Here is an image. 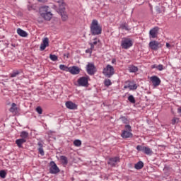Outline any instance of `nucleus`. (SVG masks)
<instances>
[{
	"instance_id": "1",
	"label": "nucleus",
	"mask_w": 181,
	"mask_h": 181,
	"mask_svg": "<svg viewBox=\"0 0 181 181\" xmlns=\"http://www.w3.org/2000/svg\"><path fill=\"white\" fill-rule=\"evenodd\" d=\"M90 33L93 36H97L98 35H101L103 32V28L101 25L98 24V21L93 20L90 26Z\"/></svg>"
},
{
	"instance_id": "2",
	"label": "nucleus",
	"mask_w": 181,
	"mask_h": 181,
	"mask_svg": "<svg viewBox=\"0 0 181 181\" xmlns=\"http://www.w3.org/2000/svg\"><path fill=\"white\" fill-rule=\"evenodd\" d=\"M103 73L105 77L110 78L112 76H114V67L110 64L107 65L106 67L103 69Z\"/></svg>"
},
{
	"instance_id": "3",
	"label": "nucleus",
	"mask_w": 181,
	"mask_h": 181,
	"mask_svg": "<svg viewBox=\"0 0 181 181\" xmlns=\"http://www.w3.org/2000/svg\"><path fill=\"white\" fill-rule=\"evenodd\" d=\"M50 168H49V173L52 175H57V173H59L60 172V169H59V167H57V165H56V163L54 161H51L49 163Z\"/></svg>"
},
{
	"instance_id": "4",
	"label": "nucleus",
	"mask_w": 181,
	"mask_h": 181,
	"mask_svg": "<svg viewBox=\"0 0 181 181\" xmlns=\"http://www.w3.org/2000/svg\"><path fill=\"white\" fill-rule=\"evenodd\" d=\"M132 40L129 38H124L122 40L121 46L122 49H129V47H132Z\"/></svg>"
},
{
	"instance_id": "5",
	"label": "nucleus",
	"mask_w": 181,
	"mask_h": 181,
	"mask_svg": "<svg viewBox=\"0 0 181 181\" xmlns=\"http://www.w3.org/2000/svg\"><path fill=\"white\" fill-rule=\"evenodd\" d=\"M159 35V27H154L149 31L150 39H156Z\"/></svg>"
},
{
	"instance_id": "6",
	"label": "nucleus",
	"mask_w": 181,
	"mask_h": 181,
	"mask_svg": "<svg viewBox=\"0 0 181 181\" xmlns=\"http://www.w3.org/2000/svg\"><path fill=\"white\" fill-rule=\"evenodd\" d=\"M79 87H87L88 86V76H82L78 79Z\"/></svg>"
},
{
	"instance_id": "7",
	"label": "nucleus",
	"mask_w": 181,
	"mask_h": 181,
	"mask_svg": "<svg viewBox=\"0 0 181 181\" xmlns=\"http://www.w3.org/2000/svg\"><path fill=\"white\" fill-rule=\"evenodd\" d=\"M86 71L90 76H94L95 74V66H94V64L88 63L86 66Z\"/></svg>"
},
{
	"instance_id": "8",
	"label": "nucleus",
	"mask_w": 181,
	"mask_h": 181,
	"mask_svg": "<svg viewBox=\"0 0 181 181\" xmlns=\"http://www.w3.org/2000/svg\"><path fill=\"white\" fill-rule=\"evenodd\" d=\"M160 43L158 41H151L148 44V46L151 50H158L160 47Z\"/></svg>"
},
{
	"instance_id": "9",
	"label": "nucleus",
	"mask_w": 181,
	"mask_h": 181,
	"mask_svg": "<svg viewBox=\"0 0 181 181\" xmlns=\"http://www.w3.org/2000/svg\"><path fill=\"white\" fill-rule=\"evenodd\" d=\"M150 80L153 86V87H158L160 85V78L156 76H153L150 78Z\"/></svg>"
},
{
	"instance_id": "10",
	"label": "nucleus",
	"mask_w": 181,
	"mask_h": 181,
	"mask_svg": "<svg viewBox=\"0 0 181 181\" xmlns=\"http://www.w3.org/2000/svg\"><path fill=\"white\" fill-rule=\"evenodd\" d=\"M58 12L60 13L62 21H65L69 19L67 13H66V7H62L61 9L58 10Z\"/></svg>"
},
{
	"instance_id": "11",
	"label": "nucleus",
	"mask_w": 181,
	"mask_h": 181,
	"mask_svg": "<svg viewBox=\"0 0 181 181\" xmlns=\"http://www.w3.org/2000/svg\"><path fill=\"white\" fill-rule=\"evenodd\" d=\"M68 71L71 73V74H74V75L79 74L80 68H78V66H74L69 67L68 69Z\"/></svg>"
},
{
	"instance_id": "12",
	"label": "nucleus",
	"mask_w": 181,
	"mask_h": 181,
	"mask_svg": "<svg viewBox=\"0 0 181 181\" xmlns=\"http://www.w3.org/2000/svg\"><path fill=\"white\" fill-rule=\"evenodd\" d=\"M119 162V157H115L111 158L109 159L107 162V165H110V166H116L117 163Z\"/></svg>"
},
{
	"instance_id": "13",
	"label": "nucleus",
	"mask_w": 181,
	"mask_h": 181,
	"mask_svg": "<svg viewBox=\"0 0 181 181\" xmlns=\"http://www.w3.org/2000/svg\"><path fill=\"white\" fill-rule=\"evenodd\" d=\"M121 136L124 139H127L128 138H132V136H134V135L132 134V133L131 132H128L127 130H124L122 132Z\"/></svg>"
},
{
	"instance_id": "14",
	"label": "nucleus",
	"mask_w": 181,
	"mask_h": 181,
	"mask_svg": "<svg viewBox=\"0 0 181 181\" xmlns=\"http://www.w3.org/2000/svg\"><path fill=\"white\" fill-rule=\"evenodd\" d=\"M47 46H49V38L45 37L42 40V43L40 45V49L41 51H43L46 47H47Z\"/></svg>"
},
{
	"instance_id": "15",
	"label": "nucleus",
	"mask_w": 181,
	"mask_h": 181,
	"mask_svg": "<svg viewBox=\"0 0 181 181\" xmlns=\"http://www.w3.org/2000/svg\"><path fill=\"white\" fill-rule=\"evenodd\" d=\"M65 105L69 110H76L77 108V105L71 101L66 102Z\"/></svg>"
},
{
	"instance_id": "16",
	"label": "nucleus",
	"mask_w": 181,
	"mask_h": 181,
	"mask_svg": "<svg viewBox=\"0 0 181 181\" xmlns=\"http://www.w3.org/2000/svg\"><path fill=\"white\" fill-rule=\"evenodd\" d=\"M49 12V6H44L40 8V15L41 16H45V13H47Z\"/></svg>"
},
{
	"instance_id": "17",
	"label": "nucleus",
	"mask_w": 181,
	"mask_h": 181,
	"mask_svg": "<svg viewBox=\"0 0 181 181\" xmlns=\"http://www.w3.org/2000/svg\"><path fill=\"white\" fill-rule=\"evenodd\" d=\"M55 2L58 4V11L59 9H62V8H66V4H64V0H55Z\"/></svg>"
},
{
	"instance_id": "18",
	"label": "nucleus",
	"mask_w": 181,
	"mask_h": 181,
	"mask_svg": "<svg viewBox=\"0 0 181 181\" xmlns=\"http://www.w3.org/2000/svg\"><path fill=\"white\" fill-rule=\"evenodd\" d=\"M17 33L19 36H21V37H26L28 36V33L21 28L17 29Z\"/></svg>"
},
{
	"instance_id": "19",
	"label": "nucleus",
	"mask_w": 181,
	"mask_h": 181,
	"mask_svg": "<svg viewBox=\"0 0 181 181\" xmlns=\"http://www.w3.org/2000/svg\"><path fill=\"white\" fill-rule=\"evenodd\" d=\"M38 152L41 155V156H45V151H43V144L42 142H38Z\"/></svg>"
},
{
	"instance_id": "20",
	"label": "nucleus",
	"mask_w": 181,
	"mask_h": 181,
	"mask_svg": "<svg viewBox=\"0 0 181 181\" xmlns=\"http://www.w3.org/2000/svg\"><path fill=\"white\" fill-rule=\"evenodd\" d=\"M26 142V139H18L16 141V145L18 148H22V145Z\"/></svg>"
},
{
	"instance_id": "21",
	"label": "nucleus",
	"mask_w": 181,
	"mask_h": 181,
	"mask_svg": "<svg viewBox=\"0 0 181 181\" xmlns=\"http://www.w3.org/2000/svg\"><path fill=\"white\" fill-rule=\"evenodd\" d=\"M42 18H44L45 21H50L52 19V14L50 11H48L47 13L44 14V16H41Z\"/></svg>"
},
{
	"instance_id": "22",
	"label": "nucleus",
	"mask_w": 181,
	"mask_h": 181,
	"mask_svg": "<svg viewBox=\"0 0 181 181\" xmlns=\"http://www.w3.org/2000/svg\"><path fill=\"white\" fill-rule=\"evenodd\" d=\"M134 168L137 170L142 169V168H144V162L139 161L137 163L135 164Z\"/></svg>"
},
{
	"instance_id": "23",
	"label": "nucleus",
	"mask_w": 181,
	"mask_h": 181,
	"mask_svg": "<svg viewBox=\"0 0 181 181\" xmlns=\"http://www.w3.org/2000/svg\"><path fill=\"white\" fill-rule=\"evenodd\" d=\"M144 153L151 156L152 155V153H153V151H152V149H151V148L145 146Z\"/></svg>"
},
{
	"instance_id": "24",
	"label": "nucleus",
	"mask_w": 181,
	"mask_h": 181,
	"mask_svg": "<svg viewBox=\"0 0 181 181\" xmlns=\"http://www.w3.org/2000/svg\"><path fill=\"white\" fill-rule=\"evenodd\" d=\"M20 136L22 138L21 139H26L29 137V133L25 131L21 132Z\"/></svg>"
},
{
	"instance_id": "25",
	"label": "nucleus",
	"mask_w": 181,
	"mask_h": 181,
	"mask_svg": "<svg viewBox=\"0 0 181 181\" xmlns=\"http://www.w3.org/2000/svg\"><path fill=\"white\" fill-rule=\"evenodd\" d=\"M120 29L124 30H131V28L128 26V24L127 23H123L119 26Z\"/></svg>"
},
{
	"instance_id": "26",
	"label": "nucleus",
	"mask_w": 181,
	"mask_h": 181,
	"mask_svg": "<svg viewBox=\"0 0 181 181\" xmlns=\"http://www.w3.org/2000/svg\"><path fill=\"white\" fill-rule=\"evenodd\" d=\"M126 84H128L129 90H136L138 88V86H136V84L131 85V82L129 81H127Z\"/></svg>"
},
{
	"instance_id": "27",
	"label": "nucleus",
	"mask_w": 181,
	"mask_h": 181,
	"mask_svg": "<svg viewBox=\"0 0 181 181\" xmlns=\"http://www.w3.org/2000/svg\"><path fill=\"white\" fill-rule=\"evenodd\" d=\"M17 110H18V107H16V104L12 103L11 107L9 109L10 112H16Z\"/></svg>"
},
{
	"instance_id": "28",
	"label": "nucleus",
	"mask_w": 181,
	"mask_h": 181,
	"mask_svg": "<svg viewBox=\"0 0 181 181\" xmlns=\"http://www.w3.org/2000/svg\"><path fill=\"white\" fill-rule=\"evenodd\" d=\"M60 160H62V163H64V165H67V163H69V161L67 160V157H66L64 156H61Z\"/></svg>"
},
{
	"instance_id": "29",
	"label": "nucleus",
	"mask_w": 181,
	"mask_h": 181,
	"mask_svg": "<svg viewBox=\"0 0 181 181\" xmlns=\"http://www.w3.org/2000/svg\"><path fill=\"white\" fill-rule=\"evenodd\" d=\"M129 71L130 73H136L138 71V67L132 65L129 67Z\"/></svg>"
},
{
	"instance_id": "30",
	"label": "nucleus",
	"mask_w": 181,
	"mask_h": 181,
	"mask_svg": "<svg viewBox=\"0 0 181 181\" xmlns=\"http://www.w3.org/2000/svg\"><path fill=\"white\" fill-rule=\"evenodd\" d=\"M21 72H19V71H13L11 74H10V77H17L18 76H19Z\"/></svg>"
},
{
	"instance_id": "31",
	"label": "nucleus",
	"mask_w": 181,
	"mask_h": 181,
	"mask_svg": "<svg viewBox=\"0 0 181 181\" xmlns=\"http://www.w3.org/2000/svg\"><path fill=\"white\" fill-rule=\"evenodd\" d=\"M128 101H129V103H131L132 104H135L136 100H135V98L134 97V95H130L128 97Z\"/></svg>"
},
{
	"instance_id": "32",
	"label": "nucleus",
	"mask_w": 181,
	"mask_h": 181,
	"mask_svg": "<svg viewBox=\"0 0 181 181\" xmlns=\"http://www.w3.org/2000/svg\"><path fill=\"white\" fill-rule=\"evenodd\" d=\"M119 119L123 122V124H129V121L126 117L122 116L120 117Z\"/></svg>"
},
{
	"instance_id": "33",
	"label": "nucleus",
	"mask_w": 181,
	"mask_h": 181,
	"mask_svg": "<svg viewBox=\"0 0 181 181\" xmlns=\"http://www.w3.org/2000/svg\"><path fill=\"white\" fill-rule=\"evenodd\" d=\"M136 149L139 151V152H144L145 150V146H141V145H138L136 148Z\"/></svg>"
},
{
	"instance_id": "34",
	"label": "nucleus",
	"mask_w": 181,
	"mask_h": 181,
	"mask_svg": "<svg viewBox=\"0 0 181 181\" xmlns=\"http://www.w3.org/2000/svg\"><path fill=\"white\" fill-rule=\"evenodd\" d=\"M0 177H1V179H5V177H6V172H5V170H0Z\"/></svg>"
},
{
	"instance_id": "35",
	"label": "nucleus",
	"mask_w": 181,
	"mask_h": 181,
	"mask_svg": "<svg viewBox=\"0 0 181 181\" xmlns=\"http://www.w3.org/2000/svg\"><path fill=\"white\" fill-rule=\"evenodd\" d=\"M69 68L65 65L61 64L59 65L60 70H63L64 71H69Z\"/></svg>"
},
{
	"instance_id": "36",
	"label": "nucleus",
	"mask_w": 181,
	"mask_h": 181,
	"mask_svg": "<svg viewBox=\"0 0 181 181\" xmlns=\"http://www.w3.org/2000/svg\"><path fill=\"white\" fill-rule=\"evenodd\" d=\"M74 145L75 146H81V141L79 139H76L74 141Z\"/></svg>"
},
{
	"instance_id": "37",
	"label": "nucleus",
	"mask_w": 181,
	"mask_h": 181,
	"mask_svg": "<svg viewBox=\"0 0 181 181\" xmlns=\"http://www.w3.org/2000/svg\"><path fill=\"white\" fill-rule=\"evenodd\" d=\"M104 84L105 86H106L107 87H110V86H111L112 83H111V80L110 79H105L104 81Z\"/></svg>"
},
{
	"instance_id": "38",
	"label": "nucleus",
	"mask_w": 181,
	"mask_h": 181,
	"mask_svg": "<svg viewBox=\"0 0 181 181\" xmlns=\"http://www.w3.org/2000/svg\"><path fill=\"white\" fill-rule=\"evenodd\" d=\"M35 111L37 112V114L42 115L43 112V110L40 106H38L36 107Z\"/></svg>"
},
{
	"instance_id": "39",
	"label": "nucleus",
	"mask_w": 181,
	"mask_h": 181,
	"mask_svg": "<svg viewBox=\"0 0 181 181\" xmlns=\"http://www.w3.org/2000/svg\"><path fill=\"white\" fill-rule=\"evenodd\" d=\"M179 123V118L177 117H174L173 119H172V122H171V124L173 125H175V124H177Z\"/></svg>"
},
{
	"instance_id": "40",
	"label": "nucleus",
	"mask_w": 181,
	"mask_h": 181,
	"mask_svg": "<svg viewBox=\"0 0 181 181\" xmlns=\"http://www.w3.org/2000/svg\"><path fill=\"white\" fill-rule=\"evenodd\" d=\"M49 59L52 60V62H56L57 60V56L54 54H50L49 55Z\"/></svg>"
},
{
	"instance_id": "41",
	"label": "nucleus",
	"mask_w": 181,
	"mask_h": 181,
	"mask_svg": "<svg viewBox=\"0 0 181 181\" xmlns=\"http://www.w3.org/2000/svg\"><path fill=\"white\" fill-rule=\"evenodd\" d=\"M125 129H126V131L129 132H131L132 131L131 125H129V124L125 125Z\"/></svg>"
},
{
	"instance_id": "42",
	"label": "nucleus",
	"mask_w": 181,
	"mask_h": 181,
	"mask_svg": "<svg viewBox=\"0 0 181 181\" xmlns=\"http://www.w3.org/2000/svg\"><path fill=\"white\" fill-rule=\"evenodd\" d=\"M156 11L157 13H162V9H160V7H159V6H157L156 7Z\"/></svg>"
},
{
	"instance_id": "43",
	"label": "nucleus",
	"mask_w": 181,
	"mask_h": 181,
	"mask_svg": "<svg viewBox=\"0 0 181 181\" xmlns=\"http://www.w3.org/2000/svg\"><path fill=\"white\" fill-rule=\"evenodd\" d=\"M157 69H158L159 71H162V70H163V64L158 65Z\"/></svg>"
},
{
	"instance_id": "44",
	"label": "nucleus",
	"mask_w": 181,
	"mask_h": 181,
	"mask_svg": "<svg viewBox=\"0 0 181 181\" xmlns=\"http://www.w3.org/2000/svg\"><path fill=\"white\" fill-rule=\"evenodd\" d=\"M98 43V41L97 40V39H95V41L93 42H90L91 45H93V46H97V44Z\"/></svg>"
},
{
	"instance_id": "45",
	"label": "nucleus",
	"mask_w": 181,
	"mask_h": 181,
	"mask_svg": "<svg viewBox=\"0 0 181 181\" xmlns=\"http://www.w3.org/2000/svg\"><path fill=\"white\" fill-rule=\"evenodd\" d=\"M90 53H93V50L94 49V45L93 44L90 43Z\"/></svg>"
},
{
	"instance_id": "46",
	"label": "nucleus",
	"mask_w": 181,
	"mask_h": 181,
	"mask_svg": "<svg viewBox=\"0 0 181 181\" xmlns=\"http://www.w3.org/2000/svg\"><path fill=\"white\" fill-rule=\"evenodd\" d=\"M151 68L152 69H158V65L153 64V65L151 66Z\"/></svg>"
},
{
	"instance_id": "47",
	"label": "nucleus",
	"mask_w": 181,
	"mask_h": 181,
	"mask_svg": "<svg viewBox=\"0 0 181 181\" xmlns=\"http://www.w3.org/2000/svg\"><path fill=\"white\" fill-rule=\"evenodd\" d=\"M166 47H167L168 49H170V44H169V42H167V43H166Z\"/></svg>"
},
{
	"instance_id": "48",
	"label": "nucleus",
	"mask_w": 181,
	"mask_h": 181,
	"mask_svg": "<svg viewBox=\"0 0 181 181\" xmlns=\"http://www.w3.org/2000/svg\"><path fill=\"white\" fill-rule=\"evenodd\" d=\"M163 170H164L165 173H166V171L169 170V168L168 167H165Z\"/></svg>"
},
{
	"instance_id": "49",
	"label": "nucleus",
	"mask_w": 181,
	"mask_h": 181,
	"mask_svg": "<svg viewBox=\"0 0 181 181\" xmlns=\"http://www.w3.org/2000/svg\"><path fill=\"white\" fill-rule=\"evenodd\" d=\"M124 89L129 88V86H128V83L124 86Z\"/></svg>"
},
{
	"instance_id": "50",
	"label": "nucleus",
	"mask_w": 181,
	"mask_h": 181,
	"mask_svg": "<svg viewBox=\"0 0 181 181\" xmlns=\"http://www.w3.org/2000/svg\"><path fill=\"white\" fill-rule=\"evenodd\" d=\"M39 2H47V0H38Z\"/></svg>"
},
{
	"instance_id": "51",
	"label": "nucleus",
	"mask_w": 181,
	"mask_h": 181,
	"mask_svg": "<svg viewBox=\"0 0 181 181\" xmlns=\"http://www.w3.org/2000/svg\"><path fill=\"white\" fill-rule=\"evenodd\" d=\"M115 62H117V61L115 60V59H113L112 60V64H114V63H115Z\"/></svg>"
},
{
	"instance_id": "52",
	"label": "nucleus",
	"mask_w": 181,
	"mask_h": 181,
	"mask_svg": "<svg viewBox=\"0 0 181 181\" xmlns=\"http://www.w3.org/2000/svg\"><path fill=\"white\" fill-rule=\"evenodd\" d=\"M64 57H66L67 59H69V54H64Z\"/></svg>"
},
{
	"instance_id": "53",
	"label": "nucleus",
	"mask_w": 181,
	"mask_h": 181,
	"mask_svg": "<svg viewBox=\"0 0 181 181\" xmlns=\"http://www.w3.org/2000/svg\"><path fill=\"white\" fill-rule=\"evenodd\" d=\"M178 112H179L180 114H181V107H179V108H178Z\"/></svg>"
},
{
	"instance_id": "54",
	"label": "nucleus",
	"mask_w": 181,
	"mask_h": 181,
	"mask_svg": "<svg viewBox=\"0 0 181 181\" xmlns=\"http://www.w3.org/2000/svg\"><path fill=\"white\" fill-rule=\"evenodd\" d=\"M86 53H90V49L86 50Z\"/></svg>"
}]
</instances>
